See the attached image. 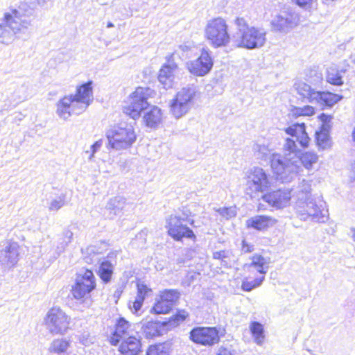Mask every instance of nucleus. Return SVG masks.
Here are the masks:
<instances>
[{"label": "nucleus", "mask_w": 355, "mask_h": 355, "mask_svg": "<svg viewBox=\"0 0 355 355\" xmlns=\"http://www.w3.org/2000/svg\"><path fill=\"white\" fill-rule=\"evenodd\" d=\"M107 28H112V27H114V24H113L112 22L109 21V22L107 24Z\"/></svg>", "instance_id": "13d9d810"}, {"label": "nucleus", "mask_w": 355, "mask_h": 355, "mask_svg": "<svg viewBox=\"0 0 355 355\" xmlns=\"http://www.w3.org/2000/svg\"><path fill=\"white\" fill-rule=\"evenodd\" d=\"M264 279L265 277L263 275L252 280L245 279L242 282L241 288L245 291H251L252 289L261 286Z\"/></svg>", "instance_id": "4c0bfd02"}, {"label": "nucleus", "mask_w": 355, "mask_h": 355, "mask_svg": "<svg viewBox=\"0 0 355 355\" xmlns=\"http://www.w3.org/2000/svg\"><path fill=\"white\" fill-rule=\"evenodd\" d=\"M151 290L148 288L145 284H138L137 294L135 297V299L139 300V297L141 299V302H144L147 294Z\"/></svg>", "instance_id": "79ce46f5"}, {"label": "nucleus", "mask_w": 355, "mask_h": 355, "mask_svg": "<svg viewBox=\"0 0 355 355\" xmlns=\"http://www.w3.org/2000/svg\"><path fill=\"white\" fill-rule=\"evenodd\" d=\"M184 219L171 215L167 219V228L168 234L176 241H180L183 237L188 239L195 238L193 232L186 225H183Z\"/></svg>", "instance_id": "4468645a"}, {"label": "nucleus", "mask_w": 355, "mask_h": 355, "mask_svg": "<svg viewBox=\"0 0 355 355\" xmlns=\"http://www.w3.org/2000/svg\"><path fill=\"white\" fill-rule=\"evenodd\" d=\"M250 329L258 345H261L264 341V330L263 325L258 322H252L250 325Z\"/></svg>", "instance_id": "c9c22d12"}, {"label": "nucleus", "mask_w": 355, "mask_h": 355, "mask_svg": "<svg viewBox=\"0 0 355 355\" xmlns=\"http://www.w3.org/2000/svg\"><path fill=\"white\" fill-rule=\"evenodd\" d=\"M270 185L268 176L263 168L254 167L248 172L245 191L250 198H258Z\"/></svg>", "instance_id": "1a4fd4ad"}, {"label": "nucleus", "mask_w": 355, "mask_h": 355, "mask_svg": "<svg viewBox=\"0 0 355 355\" xmlns=\"http://www.w3.org/2000/svg\"><path fill=\"white\" fill-rule=\"evenodd\" d=\"M227 257V252L224 250L215 252L213 254V258L215 259H220L222 261L223 266L227 265V261L225 260Z\"/></svg>", "instance_id": "49530a36"}, {"label": "nucleus", "mask_w": 355, "mask_h": 355, "mask_svg": "<svg viewBox=\"0 0 355 355\" xmlns=\"http://www.w3.org/2000/svg\"><path fill=\"white\" fill-rule=\"evenodd\" d=\"M319 119L322 123L321 127H324L326 125L327 126H328V130H331L330 123L332 120V116L331 115H327L322 113L319 116Z\"/></svg>", "instance_id": "de8ad7c7"}, {"label": "nucleus", "mask_w": 355, "mask_h": 355, "mask_svg": "<svg viewBox=\"0 0 355 355\" xmlns=\"http://www.w3.org/2000/svg\"><path fill=\"white\" fill-rule=\"evenodd\" d=\"M190 49H191V46L189 45H187V44L180 45L178 46V49L175 50V51L171 55V57H173L175 55H180L179 51H181L182 52L185 53V52L190 51Z\"/></svg>", "instance_id": "3c124183"}, {"label": "nucleus", "mask_w": 355, "mask_h": 355, "mask_svg": "<svg viewBox=\"0 0 355 355\" xmlns=\"http://www.w3.org/2000/svg\"><path fill=\"white\" fill-rule=\"evenodd\" d=\"M234 24L236 31L232 34V42L236 47L252 50L264 46L267 40L264 28L250 26L241 17H236Z\"/></svg>", "instance_id": "20e7f679"}, {"label": "nucleus", "mask_w": 355, "mask_h": 355, "mask_svg": "<svg viewBox=\"0 0 355 355\" xmlns=\"http://www.w3.org/2000/svg\"><path fill=\"white\" fill-rule=\"evenodd\" d=\"M292 137L287 138L283 145V155H275L272 159V170L277 178L283 182H291L300 172L302 166L309 169L316 163L318 157L312 152L300 156L296 141L302 148L309 146L310 139L306 132L304 123H295L285 130Z\"/></svg>", "instance_id": "f257e3e1"}, {"label": "nucleus", "mask_w": 355, "mask_h": 355, "mask_svg": "<svg viewBox=\"0 0 355 355\" xmlns=\"http://www.w3.org/2000/svg\"><path fill=\"white\" fill-rule=\"evenodd\" d=\"M93 101L92 82H87L76 89L74 95L65 96L56 104V114L64 120H67L72 114L84 112Z\"/></svg>", "instance_id": "7ed1b4c3"}, {"label": "nucleus", "mask_w": 355, "mask_h": 355, "mask_svg": "<svg viewBox=\"0 0 355 355\" xmlns=\"http://www.w3.org/2000/svg\"><path fill=\"white\" fill-rule=\"evenodd\" d=\"M292 1L300 7L304 8L306 6L311 5L313 0H292Z\"/></svg>", "instance_id": "603ef678"}, {"label": "nucleus", "mask_w": 355, "mask_h": 355, "mask_svg": "<svg viewBox=\"0 0 355 355\" xmlns=\"http://www.w3.org/2000/svg\"><path fill=\"white\" fill-rule=\"evenodd\" d=\"M177 70L178 65L170 59L168 60V63L164 64L159 70L158 79L164 88L172 87Z\"/></svg>", "instance_id": "aec40b11"}, {"label": "nucleus", "mask_w": 355, "mask_h": 355, "mask_svg": "<svg viewBox=\"0 0 355 355\" xmlns=\"http://www.w3.org/2000/svg\"><path fill=\"white\" fill-rule=\"evenodd\" d=\"M31 18L21 10H11L4 14L0 23V43H11L15 35L22 33L31 25Z\"/></svg>", "instance_id": "39448f33"}, {"label": "nucleus", "mask_w": 355, "mask_h": 355, "mask_svg": "<svg viewBox=\"0 0 355 355\" xmlns=\"http://www.w3.org/2000/svg\"><path fill=\"white\" fill-rule=\"evenodd\" d=\"M152 92L148 87H137L130 96V104L123 107L124 113L134 119L139 118L141 111L149 106L148 98Z\"/></svg>", "instance_id": "f8f14e48"}, {"label": "nucleus", "mask_w": 355, "mask_h": 355, "mask_svg": "<svg viewBox=\"0 0 355 355\" xmlns=\"http://www.w3.org/2000/svg\"><path fill=\"white\" fill-rule=\"evenodd\" d=\"M250 266L259 273L265 275L269 268V260L261 255L255 254L252 257Z\"/></svg>", "instance_id": "7c9ffc66"}, {"label": "nucleus", "mask_w": 355, "mask_h": 355, "mask_svg": "<svg viewBox=\"0 0 355 355\" xmlns=\"http://www.w3.org/2000/svg\"><path fill=\"white\" fill-rule=\"evenodd\" d=\"M172 307L173 305L171 304V302L160 297V300H158L152 308V311L156 314H165L168 313Z\"/></svg>", "instance_id": "e433bc0d"}, {"label": "nucleus", "mask_w": 355, "mask_h": 355, "mask_svg": "<svg viewBox=\"0 0 355 355\" xmlns=\"http://www.w3.org/2000/svg\"><path fill=\"white\" fill-rule=\"evenodd\" d=\"M261 198L276 209H283L291 203V190L287 188L277 189L262 195Z\"/></svg>", "instance_id": "dca6fc26"}, {"label": "nucleus", "mask_w": 355, "mask_h": 355, "mask_svg": "<svg viewBox=\"0 0 355 355\" xmlns=\"http://www.w3.org/2000/svg\"><path fill=\"white\" fill-rule=\"evenodd\" d=\"M217 355H234L231 346H221L218 351Z\"/></svg>", "instance_id": "8fccbe9b"}, {"label": "nucleus", "mask_w": 355, "mask_h": 355, "mask_svg": "<svg viewBox=\"0 0 355 355\" xmlns=\"http://www.w3.org/2000/svg\"><path fill=\"white\" fill-rule=\"evenodd\" d=\"M96 287L95 276L92 270L87 269L77 274L71 293L75 300L89 307L92 304L91 293Z\"/></svg>", "instance_id": "423d86ee"}, {"label": "nucleus", "mask_w": 355, "mask_h": 355, "mask_svg": "<svg viewBox=\"0 0 355 355\" xmlns=\"http://www.w3.org/2000/svg\"><path fill=\"white\" fill-rule=\"evenodd\" d=\"M145 110L143 119L146 126L155 128L161 124L163 113L159 107L153 105L148 107Z\"/></svg>", "instance_id": "5701e85b"}, {"label": "nucleus", "mask_w": 355, "mask_h": 355, "mask_svg": "<svg viewBox=\"0 0 355 355\" xmlns=\"http://www.w3.org/2000/svg\"><path fill=\"white\" fill-rule=\"evenodd\" d=\"M220 215L227 219L231 218L236 215V211L235 207H224L218 210Z\"/></svg>", "instance_id": "c03bdc74"}, {"label": "nucleus", "mask_w": 355, "mask_h": 355, "mask_svg": "<svg viewBox=\"0 0 355 355\" xmlns=\"http://www.w3.org/2000/svg\"><path fill=\"white\" fill-rule=\"evenodd\" d=\"M73 235V232L71 230H67L63 232L58 241L54 258H57L64 251L69 243L71 242Z\"/></svg>", "instance_id": "c756f323"}, {"label": "nucleus", "mask_w": 355, "mask_h": 355, "mask_svg": "<svg viewBox=\"0 0 355 355\" xmlns=\"http://www.w3.org/2000/svg\"><path fill=\"white\" fill-rule=\"evenodd\" d=\"M146 355H168L163 350V347L157 345H151L148 347Z\"/></svg>", "instance_id": "a18cd8bd"}, {"label": "nucleus", "mask_w": 355, "mask_h": 355, "mask_svg": "<svg viewBox=\"0 0 355 355\" xmlns=\"http://www.w3.org/2000/svg\"><path fill=\"white\" fill-rule=\"evenodd\" d=\"M103 146V140L100 139L96 141L94 144L90 146L91 151L96 153Z\"/></svg>", "instance_id": "864d4df0"}, {"label": "nucleus", "mask_w": 355, "mask_h": 355, "mask_svg": "<svg viewBox=\"0 0 355 355\" xmlns=\"http://www.w3.org/2000/svg\"><path fill=\"white\" fill-rule=\"evenodd\" d=\"M119 343V351L123 355H138L141 351V341L135 336H128Z\"/></svg>", "instance_id": "4be33fe9"}, {"label": "nucleus", "mask_w": 355, "mask_h": 355, "mask_svg": "<svg viewBox=\"0 0 355 355\" xmlns=\"http://www.w3.org/2000/svg\"><path fill=\"white\" fill-rule=\"evenodd\" d=\"M44 322L51 334L64 335L69 329L71 318L60 307L53 306L48 311Z\"/></svg>", "instance_id": "9b49d317"}, {"label": "nucleus", "mask_w": 355, "mask_h": 355, "mask_svg": "<svg viewBox=\"0 0 355 355\" xmlns=\"http://www.w3.org/2000/svg\"><path fill=\"white\" fill-rule=\"evenodd\" d=\"M70 346V341L66 338L54 339L50 344L49 351L51 353L61 354L65 352Z\"/></svg>", "instance_id": "72a5a7b5"}, {"label": "nucleus", "mask_w": 355, "mask_h": 355, "mask_svg": "<svg viewBox=\"0 0 355 355\" xmlns=\"http://www.w3.org/2000/svg\"><path fill=\"white\" fill-rule=\"evenodd\" d=\"M108 146L119 150L130 148L136 141V134L132 125L120 124L106 132Z\"/></svg>", "instance_id": "6e6552de"}, {"label": "nucleus", "mask_w": 355, "mask_h": 355, "mask_svg": "<svg viewBox=\"0 0 355 355\" xmlns=\"http://www.w3.org/2000/svg\"><path fill=\"white\" fill-rule=\"evenodd\" d=\"M300 23V15L292 8L280 10L272 16L270 22V31L275 33L286 35L294 29Z\"/></svg>", "instance_id": "9d476101"}, {"label": "nucleus", "mask_w": 355, "mask_h": 355, "mask_svg": "<svg viewBox=\"0 0 355 355\" xmlns=\"http://www.w3.org/2000/svg\"><path fill=\"white\" fill-rule=\"evenodd\" d=\"M343 70H338L336 67H331L327 69V81L331 85H342L343 84L342 73Z\"/></svg>", "instance_id": "f704fd0d"}, {"label": "nucleus", "mask_w": 355, "mask_h": 355, "mask_svg": "<svg viewBox=\"0 0 355 355\" xmlns=\"http://www.w3.org/2000/svg\"><path fill=\"white\" fill-rule=\"evenodd\" d=\"M213 64L210 53L208 51L203 49L200 57L187 62V68L193 75L204 76L211 71Z\"/></svg>", "instance_id": "2eb2a0df"}, {"label": "nucleus", "mask_w": 355, "mask_h": 355, "mask_svg": "<svg viewBox=\"0 0 355 355\" xmlns=\"http://www.w3.org/2000/svg\"><path fill=\"white\" fill-rule=\"evenodd\" d=\"M291 190V196L295 203V209L301 220L311 218L318 222H324L328 217L326 203L320 198H313L311 182L302 180Z\"/></svg>", "instance_id": "f03ea898"}, {"label": "nucleus", "mask_w": 355, "mask_h": 355, "mask_svg": "<svg viewBox=\"0 0 355 355\" xmlns=\"http://www.w3.org/2000/svg\"><path fill=\"white\" fill-rule=\"evenodd\" d=\"M189 315L188 313L184 310H180L176 314L171 317V322H173L175 324L182 322Z\"/></svg>", "instance_id": "37998d69"}, {"label": "nucleus", "mask_w": 355, "mask_h": 355, "mask_svg": "<svg viewBox=\"0 0 355 355\" xmlns=\"http://www.w3.org/2000/svg\"><path fill=\"white\" fill-rule=\"evenodd\" d=\"M293 115L295 116H312L315 114V109L311 105H305L302 107H295L292 110Z\"/></svg>", "instance_id": "58836bf2"}, {"label": "nucleus", "mask_w": 355, "mask_h": 355, "mask_svg": "<svg viewBox=\"0 0 355 355\" xmlns=\"http://www.w3.org/2000/svg\"><path fill=\"white\" fill-rule=\"evenodd\" d=\"M130 324L124 318H120L116 324L114 334L110 337V341L112 345H117L121 340L128 338L130 336Z\"/></svg>", "instance_id": "b1692460"}, {"label": "nucleus", "mask_w": 355, "mask_h": 355, "mask_svg": "<svg viewBox=\"0 0 355 355\" xmlns=\"http://www.w3.org/2000/svg\"><path fill=\"white\" fill-rule=\"evenodd\" d=\"M38 2H39V3H40L41 2L44 3L45 0H38Z\"/></svg>", "instance_id": "bf43d9fd"}, {"label": "nucleus", "mask_w": 355, "mask_h": 355, "mask_svg": "<svg viewBox=\"0 0 355 355\" xmlns=\"http://www.w3.org/2000/svg\"><path fill=\"white\" fill-rule=\"evenodd\" d=\"M114 270V264L108 259H103L100 263L98 274L104 283L110 282Z\"/></svg>", "instance_id": "cd10ccee"}, {"label": "nucleus", "mask_w": 355, "mask_h": 355, "mask_svg": "<svg viewBox=\"0 0 355 355\" xmlns=\"http://www.w3.org/2000/svg\"><path fill=\"white\" fill-rule=\"evenodd\" d=\"M254 250V246L252 245H250L245 242V241H243V245H242V251L248 253L251 252Z\"/></svg>", "instance_id": "5fc2aeb1"}, {"label": "nucleus", "mask_w": 355, "mask_h": 355, "mask_svg": "<svg viewBox=\"0 0 355 355\" xmlns=\"http://www.w3.org/2000/svg\"><path fill=\"white\" fill-rule=\"evenodd\" d=\"M297 94L303 98L306 99L308 102L314 104L316 96H318V92L315 91L311 87L303 82H300L295 85Z\"/></svg>", "instance_id": "a878e982"}, {"label": "nucleus", "mask_w": 355, "mask_h": 355, "mask_svg": "<svg viewBox=\"0 0 355 355\" xmlns=\"http://www.w3.org/2000/svg\"><path fill=\"white\" fill-rule=\"evenodd\" d=\"M146 338H153L161 335L162 324L157 321H148L143 325Z\"/></svg>", "instance_id": "473e14b6"}, {"label": "nucleus", "mask_w": 355, "mask_h": 355, "mask_svg": "<svg viewBox=\"0 0 355 355\" xmlns=\"http://www.w3.org/2000/svg\"><path fill=\"white\" fill-rule=\"evenodd\" d=\"M205 36L214 48L227 46L232 40V36L228 31L227 23L222 17H215L207 22Z\"/></svg>", "instance_id": "0eeeda50"}, {"label": "nucleus", "mask_w": 355, "mask_h": 355, "mask_svg": "<svg viewBox=\"0 0 355 355\" xmlns=\"http://www.w3.org/2000/svg\"><path fill=\"white\" fill-rule=\"evenodd\" d=\"M160 297L171 302V304L173 306L180 297V293L176 290H165L162 293Z\"/></svg>", "instance_id": "ea45409f"}, {"label": "nucleus", "mask_w": 355, "mask_h": 355, "mask_svg": "<svg viewBox=\"0 0 355 355\" xmlns=\"http://www.w3.org/2000/svg\"><path fill=\"white\" fill-rule=\"evenodd\" d=\"M253 150L254 151V155L257 157V159H260L265 161L269 159L271 168L273 155H281L280 153H271L268 146H266V145H261L258 144L254 145Z\"/></svg>", "instance_id": "2f4dec72"}, {"label": "nucleus", "mask_w": 355, "mask_h": 355, "mask_svg": "<svg viewBox=\"0 0 355 355\" xmlns=\"http://www.w3.org/2000/svg\"><path fill=\"white\" fill-rule=\"evenodd\" d=\"M106 247L105 243L101 242L82 249L84 260L89 264L99 263L101 260V255L106 250Z\"/></svg>", "instance_id": "6ab92c4d"}, {"label": "nucleus", "mask_w": 355, "mask_h": 355, "mask_svg": "<svg viewBox=\"0 0 355 355\" xmlns=\"http://www.w3.org/2000/svg\"><path fill=\"white\" fill-rule=\"evenodd\" d=\"M2 112V110H0V113Z\"/></svg>", "instance_id": "052dcab7"}, {"label": "nucleus", "mask_w": 355, "mask_h": 355, "mask_svg": "<svg viewBox=\"0 0 355 355\" xmlns=\"http://www.w3.org/2000/svg\"><path fill=\"white\" fill-rule=\"evenodd\" d=\"M125 204V199L123 197L116 196L111 198L105 207V214L110 219H113L122 212Z\"/></svg>", "instance_id": "393cba45"}, {"label": "nucleus", "mask_w": 355, "mask_h": 355, "mask_svg": "<svg viewBox=\"0 0 355 355\" xmlns=\"http://www.w3.org/2000/svg\"><path fill=\"white\" fill-rule=\"evenodd\" d=\"M343 96L329 92H318V96L314 104H319L321 106L332 107L334 104L342 99Z\"/></svg>", "instance_id": "bb28decb"}, {"label": "nucleus", "mask_w": 355, "mask_h": 355, "mask_svg": "<svg viewBox=\"0 0 355 355\" xmlns=\"http://www.w3.org/2000/svg\"><path fill=\"white\" fill-rule=\"evenodd\" d=\"M351 231H352V233L353 241L355 242V228H352L351 230Z\"/></svg>", "instance_id": "4d7b16f0"}, {"label": "nucleus", "mask_w": 355, "mask_h": 355, "mask_svg": "<svg viewBox=\"0 0 355 355\" xmlns=\"http://www.w3.org/2000/svg\"><path fill=\"white\" fill-rule=\"evenodd\" d=\"M195 94V89L191 87H183L177 93L171 103V112L175 118L179 119L188 112Z\"/></svg>", "instance_id": "ddd939ff"}, {"label": "nucleus", "mask_w": 355, "mask_h": 355, "mask_svg": "<svg viewBox=\"0 0 355 355\" xmlns=\"http://www.w3.org/2000/svg\"><path fill=\"white\" fill-rule=\"evenodd\" d=\"M277 223L275 218L266 215H257L245 221L248 228H252L258 231H263Z\"/></svg>", "instance_id": "412c9836"}, {"label": "nucleus", "mask_w": 355, "mask_h": 355, "mask_svg": "<svg viewBox=\"0 0 355 355\" xmlns=\"http://www.w3.org/2000/svg\"><path fill=\"white\" fill-rule=\"evenodd\" d=\"M65 204V195H61L53 199L49 206L50 211H58Z\"/></svg>", "instance_id": "a19ab883"}, {"label": "nucleus", "mask_w": 355, "mask_h": 355, "mask_svg": "<svg viewBox=\"0 0 355 355\" xmlns=\"http://www.w3.org/2000/svg\"><path fill=\"white\" fill-rule=\"evenodd\" d=\"M19 259V245L16 242L6 241L0 250V264L5 268L14 267Z\"/></svg>", "instance_id": "f3484780"}, {"label": "nucleus", "mask_w": 355, "mask_h": 355, "mask_svg": "<svg viewBox=\"0 0 355 355\" xmlns=\"http://www.w3.org/2000/svg\"><path fill=\"white\" fill-rule=\"evenodd\" d=\"M190 338L196 343L211 345L219 340L218 332L214 327H196L190 332Z\"/></svg>", "instance_id": "a211bd4d"}, {"label": "nucleus", "mask_w": 355, "mask_h": 355, "mask_svg": "<svg viewBox=\"0 0 355 355\" xmlns=\"http://www.w3.org/2000/svg\"><path fill=\"white\" fill-rule=\"evenodd\" d=\"M330 130L326 125L320 127L319 131L315 132V139L318 146L322 149H327L331 146V141L329 136Z\"/></svg>", "instance_id": "c85d7f7f"}, {"label": "nucleus", "mask_w": 355, "mask_h": 355, "mask_svg": "<svg viewBox=\"0 0 355 355\" xmlns=\"http://www.w3.org/2000/svg\"><path fill=\"white\" fill-rule=\"evenodd\" d=\"M143 302H141V299L139 297V300L135 299L132 302L129 303V308L134 312H138L141 308Z\"/></svg>", "instance_id": "09e8293b"}, {"label": "nucleus", "mask_w": 355, "mask_h": 355, "mask_svg": "<svg viewBox=\"0 0 355 355\" xmlns=\"http://www.w3.org/2000/svg\"><path fill=\"white\" fill-rule=\"evenodd\" d=\"M86 154H89L88 159L89 161H92L93 157H94L95 153H93L92 151H91V149L89 150L85 151Z\"/></svg>", "instance_id": "6e6d98bb"}]
</instances>
